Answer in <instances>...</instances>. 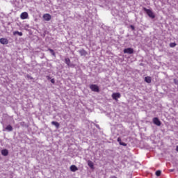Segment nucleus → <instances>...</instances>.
Masks as SVG:
<instances>
[{
  "label": "nucleus",
  "mask_w": 178,
  "mask_h": 178,
  "mask_svg": "<svg viewBox=\"0 0 178 178\" xmlns=\"http://www.w3.org/2000/svg\"><path fill=\"white\" fill-rule=\"evenodd\" d=\"M143 10L147 13V15L150 17V19H155V14L152 12V10L147 9V8L143 7Z\"/></svg>",
  "instance_id": "nucleus-1"
},
{
  "label": "nucleus",
  "mask_w": 178,
  "mask_h": 178,
  "mask_svg": "<svg viewBox=\"0 0 178 178\" xmlns=\"http://www.w3.org/2000/svg\"><path fill=\"white\" fill-rule=\"evenodd\" d=\"M90 88L94 92H99V87L97 85L92 84L90 86Z\"/></svg>",
  "instance_id": "nucleus-2"
},
{
  "label": "nucleus",
  "mask_w": 178,
  "mask_h": 178,
  "mask_svg": "<svg viewBox=\"0 0 178 178\" xmlns=\"http://www.w3.org/2000/svg\"><path fill=\"white\" fill-rule=\"evenodd\" d=\"M124 54H129V55H131L132 54H134V49H133V48L128 47L124 49Z\"/></svg>",
  "instance_id": "nucleus-3"
},
{
  "label": "nucleus",
  "mask_w": 178,
  "mask_h": 178,
  "mask_svg": "<svg viewBox=\"0 0 178 178\" xmlns=\"http://www.w3.org/2000/svg\"><path fill=\"white\" fill-rule=\"evenodd\" d=\"M111 97L114 101H118V99L120 98L121 95L119 92H114L112 94Z\"/></svg>",
  "instance_id": "nucleus-4"
},
{
  "label": "nucleus",
  "mask_w": 178,
  "mask_h": 178,
  "mask_svg": "<svg viewBox=\"0 0 178 178\" xmlns=\"http://www.w3.org/2000/svg\"><path fill=\"white\" fill-rule=\"evenodd\" d=\"M153 123L156 124V126H161L162 124V122H161L159 118L156 117L153 118Z\"/></svg>",
  "instance_id": "nucleus-5"
},
{
  "label": "nucleus",
  "mask_w": 178,
  "mask_h": 178,
  "mask_svg": "<svg viewBox=\"0 0 178 178\" xmlns=\"http://www.w3.org/2000/svg\"><path fill=\"white\" fill-rule=\"evenodd\" d=\"M21 19L24 20L25 19H27L29 17V13L27 12H24L20 15Z\"/></svg>",
  "instance_id": "nucleus-6"
},
{
  "label": "nucleus",
  "mask_w": 178,
  "mask_h": 178,
  "mask_svg": "<svg viewBox=\"0 0 178 178\" xmlns=\"http://www.w3.org/2000/svg\"><path fill=\"white\" fill-rule=\"evenodd\" d=\"M0 42L1 44H3V45H6L9 43V41L8 39L2 38L0 39Z\"/></svg>",
  "instance_id": "nucleus-7"
},
{
  "label": "nucleus",
  "mask_w": 178,
  "mask_h": 178,
  "mask_svg": "<svg viewBox=\"0 0 178 178\" xmlns=\"http://www.w3.org/2000/svg\"><path fill=\"white\" fill-rule=\"evenodd\" d=\"M79 54H80L81 56H86L87 55V51L82 49L78 51Z\"/></svg>",
  "instance_id": "nucleus-8"
},
{
  "label": "nucleus",
  "mask_w": 178,
  "mask_h": 178,
  "mask_svg": "<svg viewBox=\"0 0 178 178\" xmlns=\"http://www.w3.org/2000/svg\"><path fill=\"white\" fill-rule=\"evenodd\" d=\"M43 19L46 20V22H49L51 20V15L49 14H44L43 15Z\"/></svg>",
  "instance_id": "nucleus-9"
},
{
  "label": "nucleus",
  "mask_w": 178,
  "mask_h": 178,
  "mask_svg": "<svg viewBox=\"0 0 178 178\" xmlns=\"http://www.w3.org/2000/svg\"><path fill=\"white\" fill-rule=\"evenodd\" d=\"M65 63H66V65H67L69 67H72V66H73V65H72V64L70 63V58H65Z\"/></svg>",
  "instance_id": "nucleus-10"
},
{
  "label": "nucleus",
  "mask_w": 178,
  "mask_h": 178,
  "mask_svg": "<svg viewBox=\"0 0 178 178\" xmlns=\"http://www.w3.org/2000/svg\"><path fill=\"white\" fill-rule=\"evenodd\" d=\"M71 172H77L79 170V168L75 165H72L70 168Z\"/></svg>",
  "instance_id": "nucleus-11"
},
{
  "label": "nucleus",
  "mask_w": 178,
  "mask_h": 178,
  "mask_svg": "<svg viewBox=\"0 0 178 178\" xmlns=\"http://www.w3.org/2000/svg\"><path fill=\"white\" fill-rule=\"evenodd\" d=\"M1 154L3 155V156H8V155H9V151L6 149H3L1 150Z\"/></svg>",
  "instance_id": "nucleus-12"
},
{
  "label": "nucleus",
  "mask_w": 178,
  "mask_h": 178,
  "mask_svg": "<svg viewBox=\"0 0 178 178\" xmlns=\"http://www.w3.org/2000/svg\"><path fill=\"white\" fill-rule=\"evenodd\" d=\"M51 124L53 126H55V127H56V129H59V126H60V124H59V122H58L56 121L51 122Z\"/></svg>",
  "instance_id": "nucleus-13"
},
{
  "label": "nucleus",
  "mask_w": 178,
  "mask_h": 178,
  "mask_svg": "<svg viewBox=\"0 0 178 178\" xmlns=\"http://www.w3.org/2000/svg\"><path fill=\"white\" fill-rule=\"evenodd\" d=\"M5 129L6 131H13V127H12L10 124H8Z\"/></svg>",
  "instance_id": "nucleus-14"
},
{
  "label": "nucleus",
  "mask_w": 178,
  "mask_h": 178,
  "mask_svg": "<svg viewBox=\"0 0 178 178\" xmlns=\"http://www.w3.org/2000/svg\"><path fill=\"white\" fill-rule=\"evenodd\" d=\"M88 165L89 166V168H90V169H94V163L91 161H88Z\"/></svg>",
  "instance_id": "nucleus-15"
},
{
  "label": "nucleus",
  "mask_w": 178,
  "mask_h": 178,
  "mask_svg": "<svg viewBox=\"0 0 178 178\" xmlns=\"http://www.w3.org/2000/svg\"><path fill=\"white\" fill-rule=\"evenodd\" d=\"M145 81L146 83H147L148 84H150L152 79H151V76H146L145 77Z\"/></svg>",
  "instance_id": "nucleus-16"
},
{
  "label": "nucleus",
  "mask_w": 178,
  "mask_h": 178,
  "mask_svg": "<svg viewBox=\"0 0 178 178\" xmlns=\"http://www.w3.org/2000/svg\"><path fill=\"white\" fill-rule=\"evenodd\" d=\"M13 34L14 35H16L17 34L19 37H22V35H23V33L19 32L18 31L13 32Z\"/></svg>",
  "instance_id": "nucleus-17"
},
{
  "label": "nucleus",
  "mask_w": 178,
  "mask_h": 178,
  "mask_svg": "<svg viewBox=\"0 0 178 178\" xmlns=\"http://www.w3.org/2000/svg\"><path fill=\"white\" fill-rule=\"evenodd\" d=\"M176 45H177V44H176V42H171V43L170 44V48H175V47H176Z\"/></svg>",
  "instance_id": "nucleus-18"
},
{
  "label": "nucleus",
  "mask_w": 178,
  "mask_h": 178,
  "mask_svg": "<svg viewBox=\"0 0 178 178\" xmlns=\"http://www.w3.org/2000/svg\"><path fill=\"white\" fill-rule=\"evenodd\" d=\"M49 51L50 54H51V55H53V56H55V51H54V49H49Z\"/></svg>",
  "instance_id": "nucleus-19"
},
{
  "label": "nucleus",
  "mask_w": 178,
  "mask_h": 178,
  "mask_svg": "<svg viewBox=\"0 0 178 178\" xmlns=\"http://www.w3.org/2000/svg\"><path fill=\"white\" fill-rule=\"evenodd\" d=\"M161 173H162V171L157 170V171H156V176L159 177V176H161Z\"/></svg>",
  "instance_id": "nucleus-20"
},
{
  "label": "nucleus",
  "mask_w": 178,
  "mask_h": 178,
  "mask_svg": "<svg viewBox=\"0 0 178 178\" xmlns=\"http://www.w3.org/2000/svg\"><path fill=\"white\" fill-rule=\"evenodd\" d=\"M27 79H29V80H34V78L33 76H30L29 74L26 75Z\"/></svg>",
  "instance_id": "nucleus-21"
},
{
  "label": "nucleus",
  "mask_w": 178,
  "mask_h": 178,
  "mask_svg": "<svg viewBox=\"0 0 178 178\" xmlns=\"http://www.w3.org/2000/svg\"><path fill=\"white\" fill-rule=\"evenodd\" d=\"M117 141L120 144L122 143V138H120V137L118 138Z\"/></svg>",
  "instance_id": "nucleus-22"
},
{
  "label": "nucleus",
  "mask_w": 178,
  "mask_h": 178,
  "mask_svg": "<svg viewBox=\"0 0 178 178\" xmlns=\"http://www.w3.org/2000/svg\"><path fill=\"white\" fill-rule=\"evenodd\" d=\"M120 145H123V147H126V146L127 145V144H126V143H123V142H121V143H120Z\"/></svg>",
  "instance_id": "nucleus-23"
},
{
  "label": "nucleus",
  "mask_w": 178,
  "mask_h": 178,
  "mask_svg": "<svg viewBox=\"0 0 178 178\" xmlns=\"http://www.w3.org/2000/svg\"><path fill=\"white\" fill-rule=\"evenodd\" d=\"M51 83H52V84H55V79H51Z\"/></svg>",
  "instance_id": "nucleus-24"
},
{
  "label": "nucleus",
  "mask_w": 178,
  "mask_h": 178,
  "mask_svg": "<svg viewBox=\"0 0 178 178\" xmlns=\"http://www.w3.org/2000/svg\"><path fill=\"white\" fill-rule=\"evenodd\" d=\"M130 27H131V30H134V29H135L134 26H133V25H131Z\"/></svg>",
  "instance_id": "nucleus-25"
},
{
  "label": "nucleus",
  "mask_w": 178,
  "mask_h": 178,
  "mask_svg": "<svg viewBox=\"0 0 178 178\" xmlns=\"http://www.w3.org/2000/svg\"><path fill=\"white\" fill-rule=\"evenodd\" d=\"M170 172H175V169L170 170Z\"/></svg>",
  "instance_id": "nucleus-26"
},
{
  "label": "nucleus",
  "mask_w": 178,
  "mask_h": 178,
  "mask_svg": "<svg viewBox=\"0 0 178 178\" xmlns=\"http://www.w3.org/2000/svg\"><path fill=\"white\" fill-rule=\"evenodd\" d=\"M96 127H97V129H99V125H96Z\"/></svg>",
  "instance_id": "nucleus-27"
},
{
  "label": "nucleus",
  "mask_w": 178,
  "mask_h": 178,
  "mask_svg": "<svg viewBox=\"0 0 178 178\" xmlns=\"http://www.w3.org/2000/svg\"><path fill=\"white\" fill-rule=\"evenodd\" d=\"M176 151L178 152V146L176 147Z\"/></svg>",
  "instance_id": "nucleus-28"
},
{
  "label": "nucleus",
  "mask_w": 178,
  "mask_h": 178,
  "mask_svg": "<svg viewBox=\"0 0 178 178\" xmlns=\"http://www.w3.org/2000/svg\"><path fill=\"white\" fill-rule=\"evenodd\" d=\"M47 79H48V80H49V79H51V77H49V76H47Z\"/></svg>",
  "instance_id": "nucleus-29"
},
{
  "label": "nucleus",
  "mask_w": 178,
  "mask_h": 178,
  "mask_svg": "<svg viewBox=\"0 0 178 178\" xmlns=\"http://www.w3.org/2000/svg\"><path fill=\"white\" fill-rule=\"evenodd\" d=\"M21 124H24V122H21Z\"/></svg>",
  "instance_id": "nucleus-30"
}]
</instances>
